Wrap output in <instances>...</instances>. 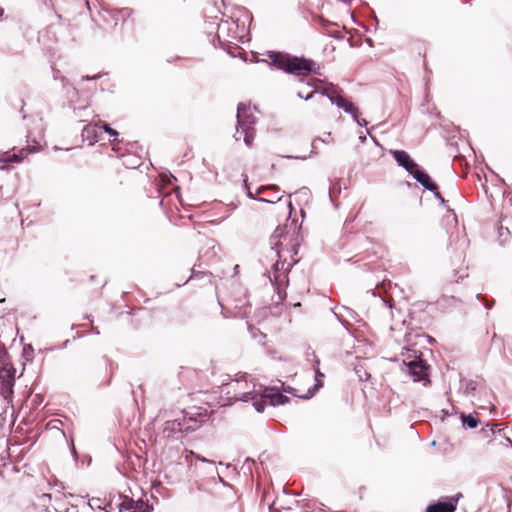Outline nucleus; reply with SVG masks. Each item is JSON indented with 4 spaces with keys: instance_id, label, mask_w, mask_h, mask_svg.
Listing matches in <instances>:
<instances>
[{
    "instance_id": "obj_1",
    "label": "nucleus",
    "mask_w": 512,
    "mask_h": 512,
    "mask_svg": "<svg viewBox=\"0 0 512 512\" xmlns=\"http://www.w3.org/2000/svg\"><path fill=\"white\" fill-rule=\"evenodd\" d=\"M270 245L278 260L272 266V272L268 273V277L279 300L282 301L286 297L285 289L289 283V271L298 263V259L294 257L298 254L300 246L299 233L293 231L288 235L286 226H278L270 237Z\"/></svg>"
},
{
    "instance_id": "obj_2",
    "label": "nucleus",
    "mask_w": 512,
    "mask_h": 512,
    "mask_svg": "<svg viewBox=\"0 0 512 512\" xmlns=\"http://www.w3.org/2000/svg\"><path fill=\"white\" fill-rule=\"evenodd\" d=\"M246 373H240L237 378L232 379L230 375H225L221 381V393L227 396L228 404L237 401L251 402L255 410L259 413L264 411V401L258 397V393L254 390V385L250 389Z\"/></svg>"
},
{
    "instance_id": "obj_3",
    "label": "nucleus",
    "mask_w": 512,
    "mask_h": 512,
    "mask_svg": "<svg viewBox=\"0 0 512 512\" xmlns=\"http://www.w3.org/2000/svg\"><path fill=\"white\" fill-rule=\"evenodd\" d=\"M207 411L200 412L198 409L191 411L183 410L173 420H167L163 424V438L179 440L183 434L194 432L199 429L207 420Z\"/></svg>"
},
{
    "instance_id": "obj_4",
    "label": "nucleus",
    "mask_w": 512,
    "mask_h": 512,
    "mask_svg": "<svg viewBox=\"0 0 512 512\" xmlns=\"http://www.w3.org/2000/svg\"><path fill=\"white\" fill-rule=\"evenodd\" d=\"M267 56L271 60L273 68L282 70L287 74L298 77L319 74L316 63L312 59L278 51H269Z\"/></svg>"
},
{
    "instance_id": "obj_5",
    "label": "nucleus",
    "mask_w": 512,
    "mask_h": 512,
    "mask_svg": "<svg viewBox=\"0 0 512 512\" xmlns=\"http://www.w3.org/2000/svg\"><path fill=\"white\" fill-rule=\"evenodd\" d=\"M237 127L235 139L239 140L240 136L243 135V141L251 147L254 140V125L257 121L250 104L239 103L237 106Z\"/></svg>"
},
{
    "instance_id": "obj_6",
    "label": "nucleus",
    "mask_w": 512,
    "mask_h": 512,
    "mask_svg": "<svg viewBox=\"0 0 512 512\" xmlns=\"http://www.w3.org/2000/svg\"><path fill=\"white\" fill-rule=\"evenodd\" d=\"M37 131L29 130L26 135L27 146L18 152L4 153L0 157V163H20L30 154L40 150L43 139V130L39 124L36 125Z\"/></svg>"
},
{
    "instance_id": "obj_7",
    "label": "nucleus",
    "mask_w": 512,
    "mask_h": 512,
    "mask_svg": "<svg viewBox=\"0 0 512 512\" xmlns=\"http://www.w3.org/2000/svg\"><path fill=\"white\" fill-rule=\"evenodd\" d=\"M7 351L0 346V394L8 402L13 397L16 370L12 364L6 362Z\"/></svg>"
},
{
    "instance_id": "obj_8",
    "label": "nucleus",
    "mask_w": 512,
    "mask_h": 512,
    "mask_svg": "<svg viewBox=\"0 0 512 512\" xmlns=\"http://www.w3.org/2000/svg\"><path fill=\"white\" fill-rule=\"evenodd\" d=\"M406 367V372L410 375L414 382H423L424 385L430 383L429 379V365L420 356L414 355L412 359H405L403 361Z\"/></svg>"
},
{
    "instance_id": "obj_9",
    "label": "nucleus",
    "mask_w": 512,
    "mask_h": 512,
    "mask_svg": "<svg viewBox=\"0 0 512 512\" xmlns=\"http://www.w3.org/2000/svg\"><path fill=\"white\" fill-rule=\"evenodd\" d=\"M462 497L461 493H458L451 497H446L435 503H431L427 506L426 512H455L457 503Z\"/></svg>"
},
{
    "instance_id": "obj_10",
    "label": "nucleus",
    "mask_w": 512,
    "mask_h": 512,
    "mask_svg": "<svg viewBox=\"0 0 512 512\" xmlns=\"http://www.w3.org/2000/svg\"><path fill=\"white\" fill-rule=\"evenodd\" d=\"M258 397L263 399L264 407L267 401L272 406L284 405L290 401V398L282 394L276 387H266L263 393H258Z\"/></svg>"
},
{
    "instance_id": "obj_11",
    "label": "nucleus",
    "mask_w": 512,
    "mask_h": 512,
    "mask_svg": "<svg viewBox=\"0 0 512 512\" xmlns=\"http://www.w3.org/2000/svg\"><path fill=\"white\" fill-rule=\"evenodd\" d=\"M229 30H230L229 22L222 21L221 23L218 24L216 35L212 36L210 41L215 47L217 46V44H216V41H217L218 45L221 48H223L225 51H227V53H229L230 55L234 56L233 52L230 50L231 49L230 44H226V42H229V41L225 38V34L228 33Z\"/></svg>"
},
{
    "instance_id": "obj_12",
    "label": "nucleus",
    "mask_w": 512,
    "mask_h": 512,
    "mask_svg": "<svg viewBox=\"0 0 512 512\" xmlns=\"http://www.w3.org/2000/svg\"><path fill=\"white\" fill-rule=\"evenodd\" d=\"M389 152L397 162L398 166L405 169L409 175L419 166L404 150H390Z\"/></svg>"
},
{
    "instance_id": "obj_13",
    "label": "nucleus",
    "mask_w": 512,
    "mask_h": 512,
    "mask_svg": "<svg viewBox=\"0 0 512 512\" xmlns=\"http://www.w3.org/2000/svg\"><path fill=\"white\" fill-rule=\"evenodd\" d=\"M497 230L499 243L501 245L506 244L512 237V215L502 216Z\"/></svg>"
},
{
    "instance_id": "obj_14",
    "label": "nucleus",
    "mask_w": 512,
    "mask_h": 512,
    "mask_svg": "<svg viewBox=\"0 0 512 512\" xmlns=\"http://www.w3.org/2000/svg\"><path fill=\"white\" fill-rule=\"evenodd\" d=\"M82 139L92 146L98 142L99 137L102 135V128L98 124L88 123L82 129Z\"/></svg>"
},
{
    "instance_id": "obj_15",
    "label": "nucleus",
    "mask_w": 512,
    "mask_h": 512,
    "mask_svg": "<svg viewBox=\"0 0 512 512\" xmlns=\"http://www.w3.org/2000/svg\"><path fill=\"white\" fill-rule=\"evenodd\" d=\"M421 186L428 191L437 190V184L432 181L431 177L419 168V166L410 174Z\"/></svg>"
},
{
    "instance_id": "obj_16",
    "label": "nucleus",
    "mask_w": 512,
    "mask_h": 512,
    "mask_svg": "<svg viewBox=\"0 0 512 512\" xmlns=\"http://www.w3.org/2000/svg\"><path fill=\"white\" fill-rule=\"evenodd\" d=\"M484 385L481 382L463 378L460 380V389L465 396H474L476 392H481Z\"/></svg>"
},
{
    "instance_id": "obj_17",
    "label": "nucleus",
    "mask_w": 512,
    "mask_h": 512,
    "mask_svg": "<svg viewBox=\"0 0 512 512\" xmlns=\"http://www.w3.org/2000/svg\"><path fill=\"white\" fill-rule=\"evenodd\" d=\"M74 117L78 119L79 122L90 121L95 117L94 111L91 109L89 105H79L73 106Z\"/></svg>"
},
{
    "instance_id": "obj_18",
    "label": "nucleus",
    "mask_w": 512,
    "mask_h": 512,
    "mask_svg": "<svg viewBox=\"0 0 512 512\" xmlns=\"http://www.w3.org/2000/svg\"><path fill=\"white\" fill-rule=\"evenodd\" d=\"M324 377V374L318 369L315 368V384L313 387L309 388L307 393L303 396H301V399L308 400L312 398L315 393L323 387L322 378Z\"/></svg>"
},
{
    "instance_id": "obj_19",
    "label": "nucleus",
    "mask_w": 512,
    "mask_h": 512,
    "mask_svg": "<svg viewBox=\"0 0 512 512\" xmlns=\"http://www.w3.org/2000/svg\"><path fill=\"white\" fill-rule=\"evenodd\" d=\"M320 93L323 95V96H326L329 101L336 105L337 107L340 105L341 101H344L345 98L341 97L340 95L336 94L334 92V85L333 84H330V88L329 89H323L320 91Z\"/></svg>"
},
{
    "instance_id": "obj_20",
    "label": "nucleus",
    "mask_w": 512,
    "mask_h": 512,
    "mask_svg": "<svg viewBox=\"0 0 512 512\" xmlns=\"http://www.w3.org/2000/svg\"><path fill=\"white\" fill-rule=\"evenodd\" d=\"M244 187L247 190V196L250 199H252V200H255V201H258V202H264V203H276V202H279L281 200V197H277L276 199H273V198L270 199V198H266V197H259V198H257L255 196V194L251 192L249 184H248V181H247V178L244 179Z\"/></svg>"
},
{
    "instance_id": "obj_21",
    "label": "nucleus",
    "mask_w": 512,
    "mask_h": 512,
    "mask_svg": "<svg viewBox=\"0 0 512 512\" xmlns=\"http://www.w3.org/2000/svg\"><path fill=\"white\" fill-rule=\"evenodd\" d=\"M53 76H54V79H56V80L57 79H61V81L63 83V88L66 90V95L69 98V102H70V104H72L73 100L70 97V92H72L74 94L76 92L75 88L71 87L69 85V83L66 81V79L64 77L60 76V71L59 70H55Z\"/></svg>"
},
{
    "instance_id": "obj_22",
    "label": "nucleus",
    "mask_w": 512,
    "mask_h": 512,
    "mask_svg": "<svg viewBox=\"0 0 512 512\" xmlns=\"http://www.w3.org/2000/svg\"><path fill=\"white\" fill-rule=\"evenodd\" d=\"M461 418H462L463 425L470 429L476 428L479 424L478 418H476L472 414H468V415L462 414Z\"/></svg>"
},
{
    "instance_id": "obj_23",
    "label": "nucleus",
    "mask_w": 512,
    "mask_h": 512,
    "mask_svg": "<svg viewBox=\"0 0 512 512\" xmlns=\"http://www.w3.org/2000/svg\"><path fill=\"white\" fill-rule=\"evenodd\" d=\"M338 108L342 109L347 114H354L356 112V106L346 99L341 101Z\"/></svg>"
},
{
    "instance_id": "obj_24",
    "label": "nucleus",
    "mask_w": 512,
    "mask_h": 512,
    "mask_svg": "<svg viewBox=\"0 0 512 512\" xmlns=\"http://www.w3.org/2000/svg\"><path fill=\"white\" fill-rule=\"evenodd\" d=\"M136 503L133 499H126L123 502L119 504V510H125V511H134L135 510Z\"/></svg>"
},
{
    "instance_id": "obj_25",
    "label": "nucleus",
    "mask_w": 512,
    "mask_h": 512,
    "mask_svg": "<svg viewBox=\"0 0 512 512\" xmlns=\"http://www.w3.org/2000/svg\"><path fill=\"white\" fill-rule=\"evenodd\" d=\"M101 128H102V132L104 131V132L108 133L110 136L114 137V139H113V140H111V143H112L113 145H115V142L117 141V137H118V135H119V134H118V132H117L115 129L111 128V127L109 126V124H107V123H104V124L101 126Z\"/></svg>"
},
{
    "instance_id": "obj_26",
    "label": "nucleus",
    "mask_w": 512,
    "mask_h": 512,
    "mask_svg": "<svg viewBox=\"0 0 512 512\" xmlns=\"http://www.w3.org/2000/svg\"><path fill=\"white\" fill-rule=\"evenodd\" d=\"M315 93H320V91H318V90H313V91H310V92H309V93H307V94H306V93H303L302 91H299V92L297 93V96H298L299 98H302V99H304V100L308 101V100L312 99V97H313V95H314Z\"/></svg>"
},
{
    "instance_id": "obj_27",
    "label": "nucleus",
    "mask_w": 512,
    "mask_h": 512,
    "mask_svg": "<svg viewBox=\"0 0 512 512\" xmlns=\"http://www.w3.org/2000/svg\"><path fill=\"white\" fill-rule=\"evenodd\" d=\"M270 189H273L275 191L276 194L279 193V187H277L276 185H270V186H262V187H259L257 190H256V194H261L263 193L265 190H270Z\"/></svg>"
},
{
    "instance_id": "obj_28",
    "label": "nucleus",
    "mask_w": 512,
    "mask_h": 512,
    "mask_svg": "<svg viewBox=\"0 0 512 512\" xmlns=\"http://www.w3.org/2000/svg\"><path fill=\"white\" fill-rule=\"evenodd\" d=\"M431 192L433 193L434 197L439 201L440 205H442L443 207H447V201L442 197L438 189Z\"/></svg>"
},
{
    "instance_id": "obj_29",
    "label": "nucleus",
    "mask_w": 512,
    "mask_h": 512,
    "mask_svg": "<svg viewBox=\"0 0 512 512\" xmlns=\"http://www.w3.org/2000/svg\"><path fill=\"white\" fill-rule=\"evenodd\" d=\"M123 163L129 168H136L140 165V159L133 158L132 161H130V162L124 161Z\"/></svg>"
},
{
    "instance_id": "obj_30",
    "label": "nucleus",
    "mask_w": 512,
    "mask_h": 512,
    "mask_svg": "<svg viewBox=\"0 0 512 512\" xmlns=\"http://www.w3.org/2000/svg\"><path fill=\"white\" fill-rule=\"evenodd\" d=\"M342 308L345 310L348 317H350L351 319L357 320V313L353 309L346 307V306H343Z\"/></svg>"
},
{
    "instance_id": "obj_31",
    "label": "nucleus",
    "mask_w": 512,
    "mask_h": 512,
    "mask_svg": "<svg viewBox=\"0 0 512 512\" xmlns=\"http://www.w3.org/2000/svg\"><path fill=\"white\" fill-rule=\"evenodd\" d=\"M476 298H477L478 301H484L485 308L487 310H489L492 307V305H493V302H489L488 300H486L482 294H477Z\"/></svg>"
},
{
    "instance_id": "obj_32",
    "label": "nucleus",
    "mask_w": 512,
    "mask_h": 512,
    "mask_svg": "<svg viewBox=\"0 0 512 512\" xmlns=\"http://www.w3.org/2000/svg\"><path fill=\"white\" fill-rule=\"evenodd\" d=\"M283 391H284V392H286V393H288V394H291V395H293V396H295V397H298V398H301V396H302V395H298V394L296 393V389H294V388H293V387H291V386H283Z\"/></svg>"
},
{
    "instance_id": "obj_33",
    "label": "nucleus",
    "mask_w": 512,
    "mask_h": 512,
    "mask_svg": "<svg viewBox=\"0 0 512 512\" xmlns=\"http://www.w3.org/2000/svg\"><path fill=\"white\" fill-rule=\"evenodd\" d=\"M334 315L336 316V318L338 319V321L342 324V326H343L347 331H349V325H350V324L348 323V321L344 320V319L342 318V316H341V315H339V314H338V313H336V312H334Z\"/></svg>"
},
{
    "instance_id": "obj_34",
    "label": "nucleus",
    "mask_w": 512,
    "mask_h": 512,
    "mask_svg": "<svg viewBox=\"0 0 512 512\" xmlns=\"http://www.w3.org/2000/svg\"><path fill=\"white\" fill-rule=\"evenodd\" d=\"M202 274H205V273H204V272H202V271L197 270V269H196V265H194V266L191 268V277H190V279H191V278H195V277H197V276H199V275H202Z\"/></svg>"
},
{
    "instance_id": "obj_35",
    "label": "nucleus",
    "mask_w": 512,
    "mask_h": 512,
    "mask_svg": "<svg viewBox=\"0 0 512 512\" xmlns=\"http://www.w3.org/2000/svg\"><path fill=\"white\" fill-rule=\"evenodd\" d=\"M58 423L61 424L62 421L61 420H58V419H55V420H51L48 424V426L52 429L54 428H57L58 427Z\"/></svg>"
},
{
    "instance_id": "obj_36",
    "label": "nucleus",
    "mask_w": 512,
    "mask_h": 512,
    "mask_svg": "<svg viewBox=\"0 0 512 512\" xmlns=\"http://www.w3.org/2000/svg\"><path fill=\"white\" fill-rule=\"evenodd\" d=\"M356 123L361 127H366L368 125V122L364 118H359Z\"/></svg>"
},
{
    "instance_id": "obj_37",
    "label": "nucleus",
    "mask_w": 512,
    "mask_h": 512,
    "mask_svg": "<svg viewBox=\"0 0 512 512\" xmlns=\"http://www.w3.org/2000/svg\"><path fill=\"white\" fill-rule=\"evenodd\" d=\"M350 115L352 116V118L355 122L358 121V119L360 118L358 108L356 107V112L354 114H350Z\"/></svg>"
},
{
    "instance_id": "obj_38",
    "label": "nucleus",
    "mask_w": 512,
    "mask_h": 512,
    "mask_svg": "<svg viewBox=\"0 0 512 512\" xmlns=\"http://www.w3.org/2000/svg\"><path fill=\"white\" fill-rule=\"evenodd\" d=\"M197 459H198V460H200V461H202V462H206V463H210V464H213V463H214L213 461L208 460V459H206V458H204V457H202V456H200V455H197Z\"/></svg>"
},
{
    "instance_id": "obj_39",
    "label": "nucleus",
    "mask_w": 512,
    "mask_h": 512,
    "mask_svg": "<svg viewBox=\"0 0 512 512\" xmlns=\"http://www.w3.org/2000/svg\"><path fill=\"white\" fill-rule=\"evenodd\" d=\"M98 78V75H93V76H83L82 77V80H95Z\"/></svg>"
},
{
    "instance_id": "obj_40",
    "label": "nucleus",
    "mask_w": 512,
    "mask_h": 512,
    "mask_svg": "<svg viewBox=\"0 0 512 512\" xmlns=\"http://www.w3.org/2000/svg\"><path fill=\"white\" fill-rule=\"evenodd\" d=\"M148 510H149V506L147 505V506L145 507V509H143L141 512H148ZM131 512H139V511L134 510V511H131Z\"/></svg>"
},
{
    "instance_id": "obj_41",
    "label": "nucleus",
    "mask_w": 512,
    "mask_h": 512,
    "mask_svg": "<svg viewBox=\"0 0 512 512\" xmlns=\"http://www.w3.org/2000/svg\"><path fill=\"white\" fill-rule=\"evenodd\" d=\"M277 197H278L277 195H273V196H272V194H269V197H268V198H270V199H272V198H273V199H276ZM279 197H281V198H282V196H281V195H280Z\"/></svg>"
},
{
    "instance_id": "obj_42",
    "label": "nucleus",
    "mask_w": 512,
    "mask_h": 512,
    "mask_svg": "<svg viewBox=\"0 0 512 512\" xmlns=\"http://www.w3.org/2000/svg\"><path fill=\"white\" fill-rule=\"evenodd\" d=\"M359 139H360L361 142H365L366 136H359Z\"/></svg>"
},
{
    "instance_id": "obj_43",
    "label": "nucleus",
    "mask_w": 512,
    "mask_h": 512,
    "mask_svg": "<svg viewBox=\"0 0 512 512\" xmlns=\"http://www.w3.org/2000/svg\"><path fill=\"white\" fill-rule=\"evenodd\" d=\"M446 300H447V297H446V296H443V297L440 299V301H439V302L441 303V302H444V301H446Z\"/></svg>"
},
{
    "instance_id": "obj_44",
    "label": "nucleus",
    "mask_w": 512,
    "mask_h": 512,
    "mask_svg": "<svg viewBox=\"0 0 512 512\" xmlns=\"http://www.w3.org/2000/svg\"><path fill=\"white\" fill-rule=\"evenodd\" d=\"M109 366H110L111 369H113L114 368V363L112 361H110L109 362Z\"/></svg>"
},
{
    "instance_id": "obj_45",
    "label": "nucleus",
    "mask_w": 512,
    "mask_h": 512,
    "mask_svg": "<svg viewBox=\"0 0 512 512\" xmlns=\"http://www.w3.org/2000/svg\"><path fill=\"white\" fill-rule=\"evenodd\" d=\"M364 374H365V379L367 380L370 377V375L367 372H364Z\"/></svg>"
},
{
    "instance_id": "obj_46",
    "label": "nucleus",
    "mask_w": 512,
    "mask_h": 512,
    "mask_svg": "<svg viewBox=\"0 0 512 512\" xmlns=\"http://www.w3.org/2000/svg\"><path fill=\"white\" fill-rule=\"evenodd\" d=\"M325 26H328V25H332V23L328 22V21H325Z\"/></svg>"
},
{
    "instance_id": "obj_47",
    "label": "nucleus",
    "mask_w": 512,
    "mask_h": 512,
    "mask_svg": "<svg viewBox=\"0 0 512 512\" xmlns=\"http://www.w3.org/2000/svg\"><path fill=\"white\" fill-rule=\"evenodd\" d=\"M448 211H451L453 213V215L456 217V214L454 212V209H448Z\"/></svg>"
},
{
    "instance_id": "obj_48",
    "label": "nucleus",
    "mask_w": 512,
    "mask_h": 512,
    "mask_svg": "<svg viewBox=\"0 0 512 512\" xmlns=\"http://www.w3.org/2000/svg\"><path fill=\"white\" fill-rule=\"evenodd\" d=\"M296 158H297V159H302V160H305V159H306V157H305V156H304V157H296Z\"/></svg>"
},
{
    "instance_id": "obj_49",
    "label": "nucleus",
    "mask_w": 512,
    "mask_h": 512,
    "mask_svg": "<svg viewBox=\"0 0 512 512\" xmlns=\"http://www.w3.org/2000/svg\"><path fill=\"white\" fill-rule=\"evenodd\" d=\"M319 363H320L319 359H316L315 364L319 365Z\"/></svg>"
},
{
    "instance_id": "obj_50",
    "label": "nucleus",
    "mask_w": 512,
    "mask_h": 512,
    "mask_svg": "<svg viewBox=\"0 0 512 512\" xmlns=\"http://www.w3.org/2000/svg\"><path fill=\"white\" fill-rule=\"evenodd\" d=\"M288 206H289L290 209H292V203L291 202L288 203Z\"/></svg>"
},
{
    "instance_id": "obj_51",
    "label": "nucleus",
    "mask_w": 512,
    "mask_h": 512,
    "mask_svg": "<svg viewBox=\"0 0 512 512\" xmlns=\"http://www.w3.org/2000/svg\"><path fill=\"white\" fill-rule=\"evenodd\" d=\"M451 299L454 301H458L454 296H452Z\"/></svg>"
}]
</instances>
